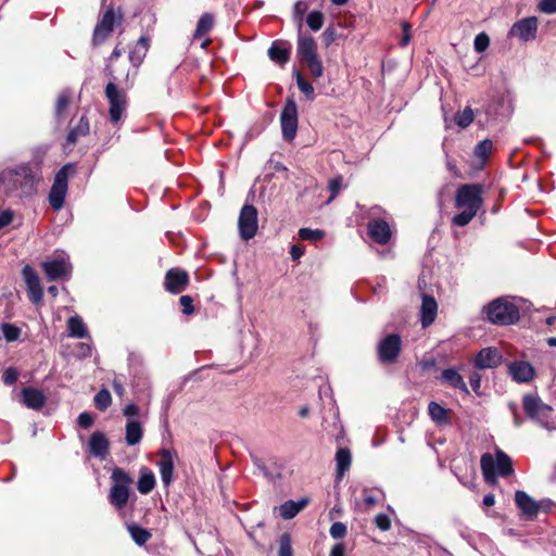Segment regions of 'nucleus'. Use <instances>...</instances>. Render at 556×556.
Returning a JSON list of instances; mask_svg holds the SVG:
<instances>
[{
  "instance_id": "obj_60",
  "label": "nucleus",
  "mask_w": 556,
  "mask_h": 556,
  "mask_svg": "<svg viewBox=\"0 0 556 556\" xmlns=\"http://www.w3.org/2000/svg\"><path fill=\"white\" fill-rule=\"evenodd\" d=\"M329 189L331 191L330 200L334 199L341 189V178H334L329 182Z\"/></svg>"
},
{
  "instance_id": "obj_58",
  "label": "nucleus",
  "mask_w": 556,
  "mask_h": 556,
  "mask_svg": "<svg viewBox=\"0 0 556 556\" xmlns=\"http://www.w3.org/2000/svg\"><path fill=\"white\" fill-rule=\"evenodd\" d=\"M469 383L472 388V390L479 394V389H480V383H481V375L478 374V372H472L470 376H469Z\"/></svg>"
},
{
  "instance_id": "obj_61",
  "label": "nucleus",
  "mask_w": 556,
  "mask_h": 556,
  "mask_svg": "<svg viewBox=\"0 0 556 556\" xmlns=\"http://www.w3.org/2000/svg\"><path fill=\"white\" fill-rule=\"evenodd\" d=\"M77 353H78V356H80V357L91 356L92 348L88 343H79Z\"/></svg>"
},
{
  "instance_id": "obj_32",
  "label": "nucleus",
  "mask_w": 556,
  "mask_h": 556,
  "mask_svg": "<svg viewBox=\"0 0 556 556\" xmlns=\"http://www.w3.org/2000/svg\"><path fill=\"white\" fill-rule=\"evenodd\" d=\"M143 435V430L139 421L128 420L126 424V443L129 446L138 444Z\"/></svg>"
},
{
  "instance_id": "obj_59",
  "label": "nucleus",
  "mask_w": 556,
  "mask_h": 556,
  "mask_svg": "<svg viewBox=\"0 0 556 556\" xmlns=\"http://www.w3.org/2000/svg\"><path fill=\"white\" fill-rule=\"evenodd\" d=\"M306 9H307L306 4L302 1H298L294 4V8H293L294 15L299 18L300 24L302 23V17H303Z\"/></svg>"
},
{
  "instance_id": "obj_53",
  "label": "nucleus",
  "mask_w": 556,
  "mask_h": 556,
  "mask_svg": "<svg viewBox=\"0 0 556 556\" xmlns=\"http://www.w3.org/2000/svg\"><path fill=\"white\" fill-rule=\"evenodd\" d=\"M180 305L182 306V313L185 315H191L193 313L192 298L190 295H182L179 299Z\"/></svg>"
},
{
  "instance_id": "obj_38",
  "label": "nucleus",
  "mask_w": 556,
  "mask_h": 556,
  "mask_svg": "<svg viewBox=\"0 0 556 556\" xmlns=\"http://www.w3.org/2000/svg\"><path fill=\"white\" fill-rule=\"evenodd\" d=\"M306 24L313 31H318L324 25V14L314 10L306 16Z\"/></svg>"
},
{
  "instance_id": "obj_45",
  "label": "nucleus",
  "mask_w": 556,
  "mask_h": 556,
  "mask_svg": "<svg viewBox=\"0 0 556 556\" xmlns=\"http://www.w3.org/2000/svg\"><path fill=\"white\" fill-rule=\"evenodd\" d=\"M490 46V37L485 33H480L475 37L473 48L476 52L482 53Z\"/></svg>"
},
{
  "instance_id": "obj_41",
  "label": "nucleus",
  "mask_w": 556,
  "mask_h": 556,
  "mask_svg": "<svg viewBox=\"0 0 556 556\" xmlns=\"http://www.w3.org/2000/svg\"><path fill=\"white\" fill-rule=\"evenodd\" d=\"M1 331H2L4 339L8 342H14V341L18 340V338L21 336V329L17 326H15L13 324H9V323H3L1 325Z\"/></svg>"
},
{
  "instance_id": "obj_62",
  "label": "nucleus",
  "mask_w": 556,
  "mask_h": 556,
  "mask_svg": "<svg viewBox=\"0 0 556 556\" xmlns=\"http://www.w3.org/2000/svg\"><path fill=\"white\" fill-rule=\"evenodd\" d=\"M138 414H139V407L134 403L127 404L124 407V415L128 418L136 417V416H138Z\"/></svg>"
},
{
  "instance_id": "obj_20",
  "label": "nucleus",
  "mask_w": 556,
  "mask_h": 556,
  "mask_svg": "<svg viewBox=\"0 0 556 556\" xmlns=\"http://www.w3.org/2000/svg\"><path fill=\"white\" fill-rule=\"evenodd\" d=\"M175 454L169 450L160 452V460L157 462L161 480L164 486H169L173 482Z\"/></svg>"
},
{
  "instance_id": "obj_56",
  "label": "nucleus",
  "mask_w": 556,
  "mask_h": 556,
  "mask_svg": "<svg viewBox=\"0 0 556 556\" xmlns=\"http://www.w3.org/2000/svg\"><path fill=\"white\" fill-rule=\"evenodd\" d=\"M402 29H403V36H402V39L400 41V45L402 47H405L410 41V25L407 22H403L402 23Z\"/></svg>"
},
{
  "instance_id": "obj_16",
  "label": "nucleus",
  "mask_w": 556,
  "mask_h": 556,
  "mask_svg": "<svg viewBox=\"0 0 556 556\" xmlns=\"http://www.w3.org/2000/svg\"><path fill=\"white\" fill-rule=\"evenodd\" d=\"M115 23L113 9H108L93 30L92 41L94 45L102 43L112 33Z\"/></svg>"
},
{
  "instance_id": "obj_29",
  "label": "nucleus",
  "mask_w": 556,
  "mask_h": 556,
  "mask_svg": "<svg viewBox=\"0 0 556 556\" xmlns=\"http://www.w3.org/2000/svg\"><path fill=\"white\" fill-rule=\"evenodd\" d=\"M308 504V498L302 497L299 501H287L279 506L280 516L286 519H292Z\"/></svg>"
},
{
  "instance_id": "obj_5",
  "label": "nucleus",
  "mask_w": 556,
  "mask_h": 556,
  "mask_svg": "<svg viewBox=\"0 0 556 556\" xmlns=\"http://www.w3.org/2000/svg\"><path fill=\"white\" fill-rule=\"evenodd\" d=\"M488 319L495 325H511L519 319L518 307L507 299H496L484 307Z\"/></svg>"
},
{
  "instance_id": "obj_39",
  "label": "nucleus",
  "mask_w": 556,
  "mask_h": 556,
  "mask_svg": "<svg viewBox=\"0 0 556 556\" xmlns=\"http://www.w3.org/2000/svg\"><path fill=\"white\" fill-rule=\"evenodd\" d=\"M112 403V396L109 390L101 389L94 395V405L99 410H105Z\"/></svg>"
},
{
  "instance_id": "obj_51",
  "label": "nucleus",
  "mask_w": 556,
  "mask_h": 556,
  "mask_svg": "<svg viewBox=\"0 0 556 556\" xmlns=\"http://www.w3.org/2000/svg\"><path fill=\"white\" fill-rule=\"evenodd\" d=\"M18 372L14 367H8L2 375L3 383L11 386L16 382Z\"/></svg>"
},
{
  "instance_id": "obj_22",
  "label": "nucleus",
  "mask_w": 556,
  "mask_h": 556,
  "mask_svg": "<svg viewBox=\"0 0 556 556\" xmlns=\"http://www.w3.org/2000/svg\"><path fill=\"white\" fill-rule=\"evenodd\" d=\"M23 404L31 409L39 410L46 404V395L42 391L28 387L21 391Z\"/></svg>"
},
{
  "instance_id": "obj_50",
  "label": "nucleus",
  "mask_w": 556,
  "mask_h": 556,
  "mask_svg": "<svg viewBox=\"0 0 556 556\" xmlns=\"http://www.w3.org/2000/svg\"><path fill=\"white\" fill-rule=\"evenodd\" d=\"M323 42L326 47L331 46L337 39V30L333 26L327 27L321 35Z\"/></svg>"
},
{
  "instance_id": "obj_37",
  "label": "nucleus",
  "mask_w": 556,
  "mask_h": 556,
  "mask_svg": "<svg viewBox=\"0 0 556 556\" xmlns=\"http://www.w3.org/2000/svg\"><path fill=\"white\" fill-rule=\"evenodd\" d=\"M493 149V142L492 140L490 139H484L482 141H480L476 147H475V151H473V154L475 156L480 160L482 163H484L491 151Z\"/></svg>"
},
{
  "instance_id": "obj_63",
  "label": "nucleus",
  "mask_w": 556,
  "mask_h": 556,
  "mask_svg": "<svg viewBox=\"0 0 556 556\" xmlns=\"http://www.w3.org/2000/svg\"><path fill=\"white\" fill-rule=\"evenodd\" d=\"M149 47V38L146 36H141L137 42V46L135 49H139L141 53L146 55Z\"/></svg>"
},
{
  "instance_id": "obj_55",
  "label": "nucleus",
  "mask_w": 556,
  "mask_h": 556,
  "mask_svg": "<svg viewBox=\"0 0 556 556\" xmlns=\"http://www.w3.org/2000/svg\"><path fill=\"white\" fill-rule=\"evenodd\" d=\"M146 55L139 51V49H132L129 52V61L135 67H138Z\"/></svg>"
},
{
  "instance_id": "obj_3",
  "label": "nucleus",
  "mask_w": 556,
  "mask_h": 556,
  "mask_svg": "<svg viewBox=\"0 0 556 556\" xmlns=\"http://www.w3.org/2000/svg\"><path fill=\"white\" fill-rule=\"evenodd\" d=\"M480 466L483 479L490 485H495L498 477H508L514 472L511 458L502 450H496L495 455L482 454Z\"/></svg>"
},
{
  "instance_id": "obj_13",
  "label": "nucleus",
  "mask_w": 556,
  "mask_h": 556,
  "mask_svg": "<svg viewBox=\"0 0 556 556\" xmlns=\"http://www.w3.org/2000/svg\"><path fill=\"white\" fill-rule=\"evenodd\" d=\"M538 31V18L535 16L517 21L510 28L509 35L521 41H530L535 38Z\"/></svg>"
},
{
  "instance_id": "obj_12",
  "label": "nucleus",
  "mask_w": 556,
  "mask_h": 556,
  "mask_svg": "<svg viewBox=\"0 0 556 556\" xmlns=\"http://www.w3.org/2000/svg\"><path fill=\"white\" fill-rule=\"evenodd\" d=\"M42 268L47 278L51 281L68 279L72 271V265L65 257H55L42 263Z\"/></svg>"
},
{
  "instance_id": "obj_48",
  "label": "nucleus",
  "mask_w": 556,
  "mask_h": 556,
  "mask_svg": "<svg viewBox=\"0 0 556 556\" xmlns=\"http://www.w3.org/2000/svg\"><path fill=\"white\" fill-rule=\"evenodd\" d=\"M305 64L307 65L309 72L314 78H319L323 76L324 67H323L321 61L319 60L318 56L305 62Z\"/></svg>"
},
{
  "instance_id": "obj_23",
  "label": "nucleus",
  "mask_w": 556,
  "mask_h": 556,
  "mask_svg": "<svg viewBox=\"0 0 556 556\" xmlns=\"http://www.w3.org/2000/svg\"><path fill=\"white\" fill-rule=\"evenodd\" d=\"M296 52L300 61L303 63L317 58V46L314 38L311 36H299Z\"/></svg>"
},
{
  "instance_id": "obj_40",
  "label": "nucleus",
  "mask_w": 556,
  "mask_h": 556,
  "mask_svg": "<svg viewBox=\"0 0 556 556\" xmlns=\"http://www.w3.org/2000/svg\"><path fill=\"white\" fill-rule=\"evenodd\" d=\"M71 99H72V92L68 89L63 90L59 94V97L56 99V104H55V115L58 117L62 116L63 112L68 106Z\"/></svg>"
},
{
  "instance_id": "obj_27",
  "label": "nucleus",
  "mask_w": 556,
  "mask_h": 556,
  "mask_svg": "<svg viewBox=\"0 0 556 556\" xmlns=\"http://www.w3.org/2000/svg\"><path fill=\"white\" fill-rule=\"evenodd\" d=\"M441 380L450 387L457 389L465 394H469V390L464 381L463 376L455 368L444 369L441 372Z\"/></svg>"
},
{
  "instance_id": "obj_54",
  "label": "nucleus",
  "mask_w": 556,
  "mask_h": 556,
  "mask_svg": "<svg viewBox=\"0 0 556 556\" xmlns=\"http://www.w3.org/2000/svg\"><path fill=\"white\" fill-rule=\"evenodd\" d=\"M77 422L81 428L87 429L93 424V417L90 413L84 412L79 414Z\"/></svg>"
},
{
  "instance_id": "obj_8",
  "label": "nucleus",
  "mask_w": 556,
  "mask_h": 556,
  "mask_svg": "<svg viewBox=\"0 0 556 556\" xmlns=\"http://www.w3.org/2000/svg\"><path fill=\"white\" fill-rule=\"evenodd\" d=\"M105 97L109 101V115L110 121L114 124L118 123L122 119V116L127 108V96L126 92L122 89H118L117 86L110 81L105 86Z\"/></svg>"
},
{
  "instance_id": "obj_33",
  "label": "nucleus",
  "mask_w": 556,
  "mask_h": 556,
  "mask_svg": "<svg viewBox=\"0 0 556 556\" xmlns=\"http://www.w3.org/2000/svg\"><path fill=\"white\" fill-rule=\"evenodd\" d=\"M351 452L349 448L341 447L336 453V467L337 475L339 478L343 477V475L350 469L351 466Z\"/></svg>"
},
{
  "instance_id": "obj_1",
  "label": "nucleus",
  "mask_w": 556,
  "mask_h": 556,
  "mask_svg": "<svg viewBox=\"0 0 556 556\" xmlns=\"http://www.w3.org/2000/svg\"><path fill=\"white\" fill-rule=\"evenodd\" d=\"M42 174L38 164L22 163L0 172V188L10 198L28 199L37 194Z\"/></svg>"
},
{
  "instance_id": "obj_31",
  "label": "nucleus",
  "mask_w": 556,
  "mask_h": 556,
  "mask_svg": "<svg viewBox=\"0 0 556 556\" xmlns=\"http://www.w3.org/2000/svg\"><path fill=\"white\" fill-rule=\"evenodd\" d=\"M68 336L72 338H86L88 337L87 327L78 315L72 316L67 320Z\"/></svg>"
},
{
  "instance_id": "obj_24",
  "label": "nucleus",
  "mask_w": 556,
  "mask_h": 556,
  "mask_svg": "<svg viewBox=\"0 0 556 556\" xmlns=\"http://www.w3.org/2000/svg\"><path fill=\"white\" fill-rule=\"evenodd\" d=\"M437 312L438 304L434 298L428 294H422L420 320L424 328L429 327L434 321Z\"/></svg>"
},
{
  "instance_id": "obj_19",
  "label": "nucleus",
  "mask_w": 556,
  "mask_h": 556,
  "mask_svg": "<svg viewBox=\"0 0 556 556\" xmlns=\"http://www.w3.org/2000/svg\"><path fill=\"white\" fill-rule=\"evenodd\" d=\"M189 281L187 271L169 269L165 275V289L174 294L182 292Z\"/></svg>"
},
{
  "instance_id": "obj_25",
  "label": "nucleus",
  "mask_w": 556,
  "mask_h": 556,
  "mask_svg": "<svg viewBox=\"0 0 556 556\" xmlns=\"http://www.w3.org/2000/svg\"><path fill=\"white\" fill-rule=\"evenodd\" d=\"M89 447L93 456L104 459L109 453V441L105 434L102 432L92 433L89 440Z\"/></svg>"
},
{
  "instance_id": "obj_35",
  "label": "nucleus",
  "mask_w": 556,
  "mask_h": 556,
  "mask_svg": "<svg viewBox=\"0 0 556 556\" xmlns=\"http://www.w3.org/2000/svg\"><path fill=\"white\" fill-rule=\"evenodd\" d=\"M214 26V16L211 13H204L198 21L193 37L199 39L206 35Z\"/></svg>"
},
{
  "instance_id": "obj_52",
  "label": "nucleus",
  "mask_w": 556,
  "mask_h": 556,
  "mask_svg": "<svg viewBox=\"0 0 556 556\" xmlns=\"http://www.w3.org/2000/svg\"><path fill=\"white\" fill-rule=\"evenodd\" d=\"M539 9L545 14H554L556 13V0H541Z\"/></svg>"
},
{
  "instance_id": "obj_7",
  "label": "nucleus",
  "mask_w": 556,
  "mask_h": 556,
  "mask_svg": "<svg viewBox=\"0 0 556 556\" xmlns=\"http://www.w3.org/2000/svg\"><path fill=\"white\" fill-rule=\"evenodd\" d=\"M74 172L75 166L68 163L62 166L55 174L48 195L49 204L54 211H60L63 207L68 189V176Z\"/></svg>"
},
{
  "instance_id": "obj_34",
  "label": "nucleus",
  "mask_w": 556,
  "mask_h": 556,
  "mask_svg": "<svg viewBox=\"0 0 556 556\" xmlns=\"http://www.w3.org/2000/svg\"><path fill=\"white\" fill-rule=\"evenodd\" d=\"M89 132V122L87 117L81 116L77 126L72 128L66 137V141L75 144L79 137L86 136Z\"/></svg>"
},
{
  "instance_id": "obj_4",
  "label": "nucleus",
  "mask_w": 556,
  "mask_h": 556,
  "mask_svg": "<svg viewBox=\"0 0 556 556\" xmlns=\"http://www.w3.org/2000/svg\"><path fill=\"white\" fill-rule=\"evenodd\" d=\"M110 480L111 488L108 495L109 503L116 510H123L130 498L134 479L125 469L115 467L112 470Z\"/></svg>"
},
{
  "instance_id": "obj_14",
  "label": "nucleus",
  "mask_w": 556,
  "mask_h": 556,
  "mask_svg": "<svg viewBox=\"0 0 556 556\" xmlns=\"http://www.w3.org/2000/svg\"><path fill=\"white\" fill-rule=\"evenodd\" d=\"M503 356L496 348H484L479 351L473 359V366L478 369H493L502 364Z\"/></svg>"
},
{
  "instance_id": "obj_44",
  "label": "nucleus",
  "mask_w": 556,
  "mask_h": 556,
  "mask_svg": "<svg viewBox=\"0 0 556 556\" xmlns=\"http://www.w3.org/2000/svg\"><path fill=\"white\" fill-rule=\"evenodd\" d=\"M299 237L306 241H318L325 237V232L320 229L301 228Z\"/></svg>"
},
{
  "instance_id": "obj_64",
  "label": "nucleus",
  "mask_w": 556,
  "mask_h": 556,
  "mask_svg": "<svg viewBox=\"0 0 556 556\" xmlns=\"http://www.w3.org/2000/svg\"><path fill=\"white\" fill-rule=\"evenodd\" d=\"M345 545L344 543H337L330 551L329 556H344Z\"/></svg>"
},
{
  "instance_id": "obj_30",
  "label": "nucleus",
  "mask_w": 556,
  "mask_h": 556,
  "mask_svg": "<svg viewBox=\"0 0 556 556\" xmlns=\"http://www.w3.org/2000/svg\"><path fill=\"white\" fill-rule=\"evenodd\" d=\"M428 413L431 420L438 426H446L451 424L448 409L434 401L429 403Z\"/></svg>"
},
{
  "instance_id": "obj_57",
  "label": "nucleus",
  "mask_w": 556,
  "mask_h": 556,
  "mask_svg": "<svg viewBox=\"0 0 556 556\" xmlns=\"http://www.w3.org/2000/svg\"><path fill=\"white\" fill-rule=\"evenodd\" d=\"M13 220V212L10 210H5L0 213V229L11 224Z\"/></svg>"
},
{
  "instance_id": "obj_15",
  "label": "nucleus",
  "mask_w": 556,
  "mask_h": 556,
  "mask_svg": "<svg viewBox=\"0 0 556 556\" xmlns=\"http://www.w3.org/2000/svg\"><path fill=\"white\" fill-rule=\"evenodd\" d=\"M22 273L29 293V300L35 304L39 303L42 300L43 292L37 273L29 265H26Z\"/></svg>"
},
{
  "instance_id": "obj_26",
  "label": "nucleus",
  "mask_w": 556,
  "mask_h": 556,
  "mask_svg": "<svg viewBox=\"0 0 556 556\" xmlns=\"http://www.w3.org/2000/svg\"><path fill=\"white\" fill-rule=\"evenodd\" d=\"M156 479L153 471L142 466L139 470V479L137 482V490L140 494L147 495L152 492V490L155 488Z\"/></svg>"
},
{
  "instance_id": "obj_9",
  "label": "nucleus",
  "mask_w": 556,
  "mask_h": 556,
  "mask_svg": "<svg viewBox=\"0 0 556 556\" xmlns=\"http://www.w3.org/2000/svg\"><path fill=\"white\" fill-rule=\"evenodd\" d=\"M402 348L401 337L391 333L382 338L377 346L378 359L382 364H393L396 362Z\"/></svg>"
},
{
  "instance_id": "obj_2",
  "label": "nucleus",
  "mask_w": 556,
  "mask_h": 556,
  "mask_svg": "<svg viewBox=\"0 0 556 556\" xmlns=\"http://www.w3.org/2000/svg\"><path fill=\"white\" fill-rule=\"evenodd\" d=\"M482 186L463 185L460 186L455 195V206L463 211L452 218V224L458 227L467 226L472 218L477 215L482 206Z\"/></svg>"
},
{
  "instance_id": "obj_6",
  "label": "nucleus",
  "mask_w": 556,
  "mask_h": 556,
  "mask_svg": "<svg viewBox=\"0 0 556 556\" xmlns=\"http://www.w3.org/2000/svg\"><path fill=\"white\" fill-rule=\"evenodd\" d=\"M522 407L531 420L535 421L540 427L552 430L554 427L551 425L552 406L542 402L535 394H525L522 397Z\"/></svg>"
},
{
  "instance_id": "obj_49",
  "label": "nucleus",
  "mask_w": 556,
  "mask_h": 556,
  "mask_svg": "<svg viewBox=\"0 0 556 556\" xmlns=\"http://www.w3.org/2000/svg\"><path fill=\"white\" fill-rule=\"evenodd\" d=\"M375 525L381 531H388L391 528V519L386 514H378L375 518Z\"/></svg>"
},
{
  "instance_id": "obj_47",
  "label": "nucleus",
  "mask_w": 556,
  "mask_h": 556,
  "mask_svg": "<svg viewBox=\"0 0 556 556\" xmlns=\"http://www.w3.org/2000/svg\"><path fill=\"white\" fill-rule=\"evenodd\" d=\"M329 533L332 539L340 540L346 535L348 528H346L345 523H343L341 521H336L331 525V527L329 529Z\"/></svg>"
},
{
  "instance_id": "obj_11",
  "label": "nucleus",
  "mask_w": 556,
  "mask_h": 556,
  "mask_svg": "<svg viewBox=\"0 0 556 556\" xmlns=\"http://www.w3.org/2000/svg\"><path fill=\"white\" fill-rule=\"evenodd\" d=\"M257 227V210L253 205H243L238 219V228L241 239L245 241L252 239L256 235Z\"/></svg>"
},
{
  "instance_id": "obj_18",
  "label": "nucleus",
  "mask_w": 556,
  "mask_h": 556,
  "mask_svg": "<svg viewBox=\"0 0 556 556\" xmlns=\"http://www.w3.org/2000/svg\"><path fill=\"white\" fill-rule=\"evenodd\" d=\"M515 503L521 511L522 516H525L527 519H534L540 511L539 503L525 491H516Z\"/></svg>"
},
{
  "instance_id": "obj_43",
  "label": "nucleus",
  "mask_w": 556,
  "mask_h": 556,
  "mask_svg": "<svg viewBox=\"0 0 556 556\" xmlns=\"http://www.w3.org/2000/svg\"><path fill=\"white\" fill-rule=\"evenodd\" d=\"M473 121V111L470 108H465L462 112L456 113L455 123L462 127L466 128Z\"/></svg>"
},
{
  "instance_id": "obj_36",
  "label": "nucleus",
  "mask_w": 556,
  "mask_h": 556,
  "mask_svg": "<svg viewBox=\"0 0 556 556\" xmlns=\"http://www.w3.org/2000/svg\"><path fill=\"white\" fill-rule=\"evenodd\" d=\"M127 530L134 542L139 546L144 545L151 538V533L147 529L136 523L128 525Z\"/></svg>"
},
{
  "instance_id": "obj_28",
  "label": "nucleus",
  "mask_w": 556,
  "mask_h": 556,
  "mask_svg": "<svg viewBox=\"0 0 556 556\" xmlns=\"http://www.w3.org/2000/svg\"><path fill=\"white\" fill-rule=\"evenodd\" d=\"M269 59L280 65L286 64L290 59V47L281 41H274L268 49Z\"/></svg>"
},
{
  "instance_id": "obj_21",
  "label": "nucleus",
  "mask_w": 556,
  "mask_h": 556,
  "mask_svg": "<svg viewBox=\"0 0 556 556\" xmlns=\"http://www.w3.org/2000/svg\"><path fill=\"white\" fill-rule=\"evenodd\" d=\"M367 228L370 238L379 244H386L391 239V228L389 224L381 218L370 220Z\"/></svg>"
},
{
  "instance_id": "obj_10",
  "label": "nucleus",
  "mask_w": 556,
  "mask_h": 556,
  "mask_svg": "<svg viewBox=\"0 0 556 556\" xmlns=\"http://www.w3.org/2000/svg\"><path fill=\"white\" fill-rule=\"evenodd\" d=\"M282 137L292 141L298 131V108L293 99L289 98L280 115Z\"/></svg>"
},
{
  "instance_id": "obj_17",
  "label": "nucleus",
  "mask_w": 556,
  "mask_h": 556,
  "mask_svg": "<svg viewBox=\"0 0 556 556\" xmlns=\"http://www.w3.org/2000/svg\"><path fill=\"white\" fill-rule=\"evenodd\" d=\"M508 374L519 383H528L534 378L535 371L529 362L515 361L508 364Z\"/></svg>"
},
{
  "instance_id": "obj_42",
  "label": "nucleus",
  "mask_w": 556,
  "mask_h": 556,
  "mask_svg": "<svg viewBox=\"0 0 556 556\" xmlns=\"http://www.w3.org/2000/svg\"><path fill=\"white\" fill-rule=\"evenodd\" d=\"M295 79L299 89L305 94L306 99L313 101L315 99L314 87L299 72L295 73Z\"/></svg>"
},
{
  "instance_id": "obj_46",
  "label": "nucleus",
  "mask_w": 556,
  "mask_h": 556,
  "mask_svg": "<svg viewBox=\"0 0 556 556\" xmlns=\"http://www.w3.org/2000/svg\"><path fill=\"white\" fill-rule=\"evenodd\" d=\"M279 556H292L291 538L288 533H283L279 541Z\"/></svg>"
}]
</instances>
